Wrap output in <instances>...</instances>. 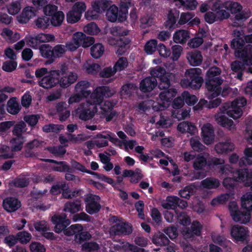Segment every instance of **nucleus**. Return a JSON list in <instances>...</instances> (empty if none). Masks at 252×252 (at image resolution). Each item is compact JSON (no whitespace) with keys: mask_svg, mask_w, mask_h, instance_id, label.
I'll return each instance as SVG.
<instances>
[{"mask_svg":"<svg viewBox=\"0 0 252 252\" xmlns=\"http://www.w3.org/2000/svg\"><path fill=\"white\" fill-rule=\"evenodd\" d=\"M236 53L235 56L240 58L242 62L236 60L231 63V68L233 71H243L246 69V66L252 65V45H247L242 52Z\"/></svg>","mask_w":252,"mask_h":252,"instance_id":"obj_8","label":"nucleus"},{"mask_svg":"<svg viewBox=\"0 0 252 252\" xmlns=\"http://www.w3.org/2000/svg\"><path fill=\"white\" fill-rule=\"evenodd\" d=\"M52 74V70H51L48 75L44 76L39 81V85L45 89H50L58 84L57 77Z\"/></svg>","mask_w":252,"mask_h":252,"instance_id":"obj_26","label":"nucleus"},{"mask_svg":"<svg viewBox=\"0 0 252 252\" xmlns=\"http://www.w3.org/2000/svg\"><path fill=\"white\" fill-rule=\"evenodd\" d=\"M21 109V106L16 100L15 98H10L7 102V110L12 115L18 114Z\"/></svg>","mask_w":252,"mask_h":252,"instance_id":"obj_40","label":"nucleus"},{"mask_svg":"<svg viewBox=\"0 0 252 252\" xmlns=\"http://www.w3.org/2000/svg\"><path fill=\"white\" fill-rule=\"evenodd\" d=\"M17 236L18 241L22 244H27L32 238L31 234L25 231L18 232Z\"/></svg>","mask_w":252,"mask_h":252,"instance_id":"obj_60","label":"nucleus"},{"mask_svg":"<svg viewBox=\"0 0 252 252\" xmlns=\"http://www.w3.org/2000/svg\"><path fill=\"white\" fill-rule=\"evenodd\" d=\"M213 10L216 14L218 21H221L228 19L230 16L229 12L225 9V6L223 3H215L213 5Z\"/></svg>","mask_w":252,"mask_h":252,"instance_id":"obj_27","label":"nucleus"},{"mask_svg":"<svg viewBox=\"0 0 252 252\" xmlns=\"http://www.w3.org/2000/svg\"><path fill=\"white\" fill-rule=\"evenodd\" d=\"M190 144L192 149L198 152L203 151L205 147L196 138H191L190 140Z\"/></svg>","mask_w":252,"mask_h":252,"instance_id":"obj_59","label":"nucleus"},{"mask_svg":"<svg viewBox=\"0 0 252 252\" xmlns=\"http://www.w3.org/2000/svg\"><path fill=\"white\" fill-rule=\"evenodd\" d=\"M90 86V83L85 80L78 82L75 86V90L77 94L71 96L68 102L69 104L80 102L83 98L87 97L91 94V91L88 88Z\"/></svg>","mask_w":252,"mask_h":252,"instance_id":"obj_10","label":"nucleus"},{"mask_svg":"<svg viewBox=\"0 0 252 252\" xmlns=\"http://www.w3.org/2000/svg\"><path fill=\"white\" fill-rule=\"evenodd\" d=\"M127 15L123 10L121 8L119 9L115 4L110 6L106 12L107 19L112 23L117 21L123 22L126 20Z\"/></svg>","mask_w":252,"mask_h":252,"instance_id":"obj_13","label":"nucleus"},{"mask_svg":"<svg viewBox=\"0 0 252 252\" xmlns=\"http://www.w3.org/2000/svg\"><path fill=\"white\" fill-rule=\"evenodd\" d=\"M21 202L16 197H7L3 199L2 206L7 212H14L20 208Z\"/></svg>","mask_w":252,"mask_h":252,"instance_id":"obj_22","label":"nucleus"},{"mask_svg":"<svg viewBox=\"0 0 252 252\" xmlns=\"http://www.w3.org/2000/svg\"><path fill=\"white\" fill-rule=\"evenodd\" d=\"M190 38V32L186 30H179L173 34V39L176 43L184 44Z\"/></svg>","mask_w":252,"mask_h":252,"instance_id":"obj_30","label":"nucleus"},{"mask_svg":"<svg viewBox=\"0 0 252 252\" xmlns=\"http://www.w3.org/2000/svg\"><path fill=\"white\" fill-rule=\"evenodd\" d=\"M178 200V197L177 196H167L165 201L162 203V206L164 209H172L175 211L177 209Z\"/></svg>","mask_w":252,"mask_h":252,"instance_id":"obj_39","label":"nucleus"},{"mask_svg":"<svg viewBox=\"0 0 252 252\" xmlns=\"http://www.w3.org/2000/svg\"><path fill=\"white\" fill-rule=\"evenodd\" d=\"M46 150L55 157H62L63 156L66 152L65 149L62 146H59L58 147L49 146L46 148Z\"/></svg>","mask_w":252,"mask_h":252,"instance_id":"obj_50","label":"nucleus"},{"mask_svg":"<svg viewBox=\"0 0 252 252\" xmlns=\"http://www.w3.org/2000/svg\"><path fill=\"white\" fill-rule=\"evenodd\" d=\"M230 215L233 220L242 224H246L250 220V215L248 212L240 211L235 201L231 202L228 205Z\"/></svg>","mask_w":252,"mask_h":252,"instance_id":"obj_12","label":"nucleus"},{"mask_svg":"<svg viewBox=\"0 0 252 252\" xmlns=\"http://www.w3.org/2000/svg\"><path fill=\"white\" fill-rule=\"evenodd\" d=\"M86 204V211L90 215H94L97 213L101 209V205L98 202L95 201L94 196L93 194L87 195L85 199Z\"/></svg>","mask_w":252,"mask_h":252,"instance_id":"obj_16","label":"nucleus"},{"mask_svg":"<svg viewBox=\"0 0 252 252\" xmlns=\"http://www.w3.org/2000/svg\"><path fill=\"white\" fill-rule=\"evenodd\" d=\"M17 66V63L14 61H6L4 62L2 66V69L6 72H12L14 70Z\"/></svg>","mask_w":252,"mask_h":252,"instance_id":"obj_64","label":"nucleus"},{"mask_svg":"<svg viewBox=\"0 0 252 252\" xmlns=\"http://www.w3.org/2000/svg\"><path fill=\"white\" fill-rule=\"evenodd\" d=\"M14 126L12 130L13 135L16 136H23L22 133L26 131V124L23 121H20Z\"/></svg>","mask_w":252,"mask_h":252,"instance_id":"obj_49","label":"nucleus"},{"mask_svg":"<svg viewBox=\"0 0 252 252\" xmlns=\"http://www.w3.org/2000/svg\"><path fill=\"white\" fill-rule=\"evenodd\" d=\"M234 149L235 145L228 140L224 142H220L215 146V151L219 154H227L233 151Z\"/></svg>","mask_w":252,"mask_h":252,"instance_id":"obj_28","label":"nucleus"},{"mask_svg":"<svg viewBox=\"0 0 252 252\" xmlns=\"http://www.w3.org/2000/svg\"><path fill=\"white\" fill-rule=\"evenodd\" d=\"M151 74L152 76L158 78V88L163 90L159 93L158 101L153 103V109L157 112L164 110L170 106L171 102L177 94L175 89L170 88L173 75L166 72L165 69L160 66H157L152 69Z\"/></svg>","mask_w":252,"mask_h":252,"instance_id":"obj_1","label":"nucleus"},{"mask_svg":"<svg viewBox=\"0 0 252 252\" xmlns=\"http://www.w3.org/2000/svg\"><path fill=\"white\" fill-rule=\"evenodd\" d=\"M158 46L157 39H150L146 43L144 46V51L147 54L152 55L157 50Z\"/></svg>","mask_w":252,"mask_h":252,"instance_id":"obj_48","label":"nucleus"},{"mask_svg":"<svg viewBox=\"0 0 252 252\" xmlns=\"http://www.w3.org/2000/svg\"><path fill=\"white\" fill-rule=\"evenodd\" d=\"M201 134L204 143L208 145L215 140V131L212 125L210 123L204 124L201 128Z\"/></svg>","mask_w":252,"mask_h":252,"instance_id":"obj_17","label":"nucleus"},{"mask_svg":"<svg viewBox=\"0 0 252 252\" xmlns=\"http://www.w3.org/2000/svg\"><path fill=\"white\" fill-rule=\"evenodd\" d=\"M112 5V1L109 0H95L92 2V8L100 13L106 12Z\"/></svg>","mask_w":252,"mask_h":252,"instance_id":"obj_31","label":"nucleus"},{"mask_svg":"<svg viewBox=\"0 0 252 252\" xmlns=\"http://www.w3.org/2000/svg\"><path fill=\"white\" fill-rule=\"evenodd\" d=\"M248 232L247 227L235 225L232 226L230 234L236 241L243 242L246 240Z\"/></svg>","mask_w":252,"mask_h":252,"instance_id":"obj_20","label":"nucleus"},{"mask_svg":"<svg viewBox=\"0 0 252 252\" xmlns=\"http://www.w3.org/2000/svg\"><path fill=\"white\" fill-rule=\"evenodd\" d=\"M194 15L191 12H183L181 14L180 19L178 21L179 25H184L190 21Z\"/></svg>","mask_w":252,"mask_h":252,"instance_id":"obj_63","label":"nucleus"},{"mask_svg":"<svg viewBox=\"0 0 252 252\" xmlns=\"http://www.w3.org/2000/svg\"><path fill=\"white\" fill-rule=\"evenodd\" d=\"M179 16L180 12L179 10L176 9L169 10L167 15V19L163 24L164 28L172 31L178 28L179 24H178L177 21Z\"/></svg>","mask_w":252,"mask_h":252,"instance_id":"obj_15","label":"nucleus"},{"mask_svg":"<svg viewBox=\"0 0 252 252\" xmlns=\"http://www.w3.org/2000/svg\"><path fill=\"white\" fill-rule=\"evenodd\" d=\"M176 221L183 226H188L191 223L190 217L184 212L176 213Z\"/></svg>","mask_w":252,"mask_h":252,"instance_id":"obj_47","label":"nucleus"},{"mask_svg":"<svg viewBox=\"0 0 252 252\" xmlns=\"http://www.w3.org/2000/svg\"><path fill=\"white\" fill-rule=\"evenodd\" d=\"M113 92L110 90V87L102 86L97 87L95 90L91 93L89 96L90 98L87 100L88 105H95L97 107L103 100L104 97H110L113 95Z\"/></svg>","mask_w":252,"mask_h":252,"instance_id":"obj_9","label":"nucleus"},{"mask_svg":"<svg viewBox=\"0 0 252 252\" xmlns=\"http://www.w3.org/2000/svg\"><path fill=\"white\" fill-rule=\"evenodd\" d=\"M201 186L204 189H217L220 185V182L218 179L214 177H207L201 182Z\"/></svg>","mask_w":252,"mask_h":252,"instance_id":"obj_35","label":"nucleus"},{"mask_svg":"<svg viewBox=\"0 0 252 252\" xmlns=\"http://www.w3.org/2000/svg\"><path fill=\"white\" fill-rule=\"evenodd\" d=\"M111 231L115 235H127L131 233L132 228L127 222H120L114 225L111 228Z\"/></svg>","mask_w":252,"mask_h":252,"instance_id":"obj_19","label":"nucleus"},{"mask_svg":"<svg viewBox=\"0 0 252 252\" xmlns=\"http://www.w3.org/2000/svg\"><path fill=\"white\" fill-rule=\"evenodd\" d=\"M97 111V107L95 105L82 104L78 108L79 118L85 121L90 120Z\"/></svg>","mask_w":252,"mask_h":252,"instance_id":"obj_14","label":"nucleus"},{"mask_svg":"<svg viewBox=\"0 0 252 252\" xmlns=\"http://www.w3.org/2000/svg\"><path fill=\"white\" fill-rule=\"evenodd\" d=\"M207 165H208L207 159L201 154L196 157L193 163V167L195 170H202Z\"/></svg>","mask_w":252,"mask_h":252,"instance_id":"obj_43","label":"nucleus"},{"mask_svg":"<svg viewBox=\"0 0 252 252\" xmlns=\"http://www.w3.org/2000/svg\"><path fill=\"white\" fill-rule=\"evenodd\" d=\"M241 207L245 210V212H248L251 216L252 211V193L244 195L241 198Z\"/></svg>","mask_w":252,"mask_h":252,"instance_id":"obj_37","label":"nucleus"},{"mask_svg":"<svg viewBox=\"0 0 252 252\" xmlns=\"http://www.w3.org/2000/svg\"><path fill=\"white\" fill-rule=\"evenodd\" d=\"M152 242L157 246H163L169 245L170 240L164 234L159 231L153 236Z\"/></svg>","mask_w":252,"mask_h":252,"instance_id":"obj_34","label":"nucleus"},{"mask_svg":"<svg viewBox=\"0 0 252 252\" xmlns=\"http://www.w3.org/2000/svg\"><path fill=\"white\" fill-rule=\"evenodd\" d=\"M51 220L54 225V231L58 234L63 232L67 236H71L74 232L73 229H74L77 226V225L72 224L68 227V226L71 223V221L67 219V215L65 213L55 214L52 217Z\"/></svg>","mask_w":252,"mask_h":252,"instance_id":"obj_6","label":"nucleus"},{"mask_svg":"<svg viewBox=\"0 0 252 252\" xmlns=\"http://www.w3.org/2000/svg\"><path fill=\"white\" fill-rule=\"evenodd\" d=\"M81 190L75 189L72 190L69 188L68 185L65 184V187L63 188L62 190V195L63 198L71 199L79 195Z\"/></svg>","mask_w":252,"mask_h":252,"instance_id":"obj_44","label":"nucleus"},{"mask_svg":"<svg viewBox=\"0 0 252 252\" xmlns=\"http://www.w3.org/2000/svg\"><path fill=\"white\" fill-rule=\"evenodd\" d=\"M53 75L57 78L60 87L65 89L74 84L78 79L76 73L70 71L68 65L66 63L61 64L58 69L52 70Z\"/></svg>","mask_w":252,"mask_h":252,"instance_id":"obj_4","label":"nucleus"},{"mask_svg":"<svg viewBox=\"0 0 252 252\" xmlns=\"http://www.w3.org/2000/svg\"><path fill=\"white\" fill-rule=\"evenodd\" d=\"M36 27L40 29L48 28L50 25V18L46 16L38 17L35 21Z\"/></svg>","mask_w":252,"mask_h":252,"instance_id":"obj_54","label":"nucleus"},{"mask_svg":"<svg viewBox=\"0 0 252 252\" xmlns=\"http://www.w3.org/2000/svg\"><path fill=\"white\" fill-rule=\"evenodd\" d=\"M81 210L80 200L77 199L72 201H67L64 204L63 211L74 214Z\"/></svg>","mask_w":252,"mask_h":252,"instance_id":"obj_33","label":"nucleus"},{"mask_svg":"<svg viewBox=\"0 0 252 252\" xmlns=\"http://www.w3.org/2000/svg\"><path fill=\"white\" fill-rule=\"evenodd\" d=\"M182 96L184 98V101L189 106L194 105L198 100L195 95L190 94L187 91H184L182 94Z\"/></svg>","mask_w":252,"mask_h":252,"instance_id":"obj_56","label":"nucleus"},{"mask_svg":"<svg viewBox=\"0 0 252 252\" xmlns=\"http://www.w3.org/2000/svg\"><path fill=\"white\" fill-rule=\"evenodd\" d=\"M128 62L126 58L121 57L116 62L114 65L115 71H119L124 70L128 66Z\"/></svg>","mask_w":252,"mask_h":252,"instance_id":"obj_55","label":"nucleus"},{"mask_svg":"<svg viewBox=\"0 0 252 252\" xmlns=\"http://www.w3.org/2000/svg\"><path fill=\"white\" fill-rule=\"evenodd\" d=\"M28 45L34 49H39L41 45V43H43L41 38V33L37 34L33 36H30L27 40Z\"/></svg>","mask_w":252,"mask_h":252,"instance_id":"obj_38","label":"nucleus"},{"mask_svg":"<svg viewBox=\"0 0 252 252\" xmlns=\"http://www.w3.org/2000/svg\"><path fill=\"white\" fill-rule=\"evenodd\" d=\"M11 144V151L10 148L7 146H3L1 148V154L0 156L3 159H8L13 157V152H18L22 150L24 143L23 136H16L10 140Z\"/></svg>","mask_w":252,"mask_h":252,"instance_id":"obj_11","label":"nucleus"},{"mask_svg":"<svg viewBox=\"0 0 252 252\" xmlns=\"http://www.w3.org/2000/svg\"><path fill=\"white\" fill-rule=\"evenodd\" d=\"M63 126L61 125L50 124L44 125L42 127V130L46 133L54 132L58 133L62 129Z\"/></svg>","mask_w":252,"mask_h":252,"instance_id":"obj_52","label":"nucleus"},{"mask_svg":"<svg viewBox=\"0 0 252 252\" xmlns=\"http://www.w3.org/2000/svg\"><path fill=\"white\" fill-rule=\"evenodd\" d=\"M158 81L156 77H147L140 83L139 89L143 93L150 92L157 86Z\"/></svg>","mask_w":252,"mask_h":252,"instance_id":"obj_23","label":"nucleus"},{"mask_svg":"<svg viewBox=\"0 0 252 252\" xmlns=\"http://www.w3.org/2000/svg\"><path fill=\"white\" fill-rule=\"evenodd\" d=\"M40 116L38 114H32L24 117L25 121L32 127L34 126L38 123Z\"/></svg>","mask_w":252,"mask_h":252,"instance_id":"obj_62","label":"nucleus"},{"mask_svg":"<svg viewBox=\"0 0 252 252\" xmlns=\"http://www.w3.org/2000/svg\"><path fill=\"white\" fill-rule=\"evenodd\" d=\"M236 183H242L245 187H251L252 190V170L248 168L238 169L232 177L224 178L222 184L226 189H233Z\"/></svg>","mask_w":252,"mask_h":252,"instance_id":"obj_3","label":"nucleus"},{"mask_svg":"<svg viewBox=\"0 0 252 252\" xmlns=\"http://www.w3.org/2000/svg\"><path fill=\"white\" fill-rule=\"evenodd\" d=\"M131 40L128 37H121L117 40V44L118 49L116 51L118 55H122L126 52V48L129 47Z\"/></svg>","mask_w":252,"mask_h":252,"instance_id":"obj_36","label":"nucleus"},{"mask_svg":"<svg viewBox=\"0 0 252 252\" xmlns=\"http://www.w3.org/2000/svg\"><path fill=\"white\" fill-rule=\"evenodd\" d=\"M37 10L32 6L25 7L22 13L17 16V20L20 23L26 24L33 17L35 16Z\"/></svg>","mask_w":252,"mask_h":252,"instance_id":"obj_25","label":"nucleus"},{"mask_svg":"<svg viewBox=\"0 0 252 252\" xmlns=\"http://www.w3.org/2000/svg\"><path fill=\"white\" fill-rule=\"evenodd\" d=\"M201 69L199 68H192L186 70V78L181 81L182 87L190 88L194 90L199 89L203 82V78L201 76Z\"/></svg>","mask_w":252,"mask_h":252,"instance_id":"obj_5","label":"nucleus"},{"mask_svg":"<svg viewBox=\"0 0 252 252\" xmlns=\"http://www.w3.org/2000/svg\"><path fill=\"white\" fill-rule=\"evenodd\" d=\"M225 9L232 14L237 13L242 10V6L240 3L228 1L224 3Z\"/></svg>","mask_w":252,"mask_h":252,"instance_id":"obj_46","label":"nucleus"},{"mask_svg":"<svg viewBox=\"0 0 252 252\" xmlns=\"http://www.w3.org/2000/svg\"><path fill=\"white\" fill-rule=\"evenodd\" d=\"M218 124L223 127L230 128L234 124L233 121L224 115H221L217 119Z\"/></svg>","mask_w":252,"mask_h":252,"instance_id":"obj_58","label":"nucleus"},{"mask_svg":"<svg viewBox=\"0 0 252 252\" xmlns=\"http://www.w3.org/2000/svg\"><path fill=\"white\" fill-rule=\"evenodd\" d=\"M202 226L198 220H194L190 227H186L184 230V234L188 238L199 236L201 233Z\"/></svg>","mask_w":252,"mask_h":252,"instance_id":"obj_21","label":"nucleus"},{"mask_svg":"<svg viewBox=\"0 0 252 252\" xmlns=\"http://www.w3.org/2000/svg\"><path fill=\"white\" fill-rule=\"evenodd\" d=\"M64 19V14L63 12L59 11L50 18V23L53 27H60L62 24Z\"/></svg>","mask_w":252,"mask_h":252,"instance_id":"obj_41","label":"nucleus"},{"mask_svg":"<svg viewBox=\"0 0 252 252\" xmlns=\"http://www.w3.org/2000/svg\"><path fill=\"white\" fill-rule=\"evenodd\" d=\"M39 52L43 58L47 59L45 64H49L52 63L56 58L62 57L65 52V49L62 44L52 47L49 44H43L39 47Z\"/></svg>","mask_w":252,"mask_h":252,"instance_id":"obj_7","label":"nucleus"},{"mask_svg":"<svg viewBox=\"0 0 252 252\" xmlns=\"http://www.w3.org/2000/svg\"><path fill=\"white\" fill-rule=\"evenodd\" d=\"M77 226L74 229L71 236L74 235V241L76 243L82 244L85 241L90 240L92 236L88 231H84L82 225L80 224H75Z\"/></svg>","mask_w":252,"mask_h":252,"instance_id":"obj_18","label":"nucleus"},{"mask_svg":"<svg viewBox=\"0 0 252 252\" xmlns=\"http://www.w3.org/2000/svg\"><path fill=\"white\" fill-rule=\"evenodd\" d=\"M111 32L113 35L119 36V39L121 37H126V36L128 34L129 31L124 27L116 26L113 28Z\"/></svg>","mask_w":252,"mask_h":252,"instance_id":"obj_57","label":"nucleus"},{"mask_svg":"<svg viewBox=\"0 0 252 252\" xmlns=\"http://www.w3.org/2000/svg\"><path fill=\"white\" fill-rule=\"evenodd\" d=\"M151 216L154 221V224L159 226L161 223L162 217L160 213L157 208H153L151 211Z\"/></svg>","mask_w":252,"mask_h":252,"instance_id":"obj_53","label":"nucleus"},{"mask_svg":"<svg viewBox=\"0 0 252 252\" xmlns=\"http://www.w3.org/2000/svg\"><path fill=\"white\" fill-rule=\"evenodd\" d=\"M222 111L234 120L240 118L243 115L242 109L236 107L229 103H226L222 106Z\"/></svg>","mask_w":252,"mask_h":252,"instance_id":"obj_24","label":"nucleus"},{"mask_svg":"<svg viewBox=\"0 0 252 252\" xmlns=\"http://www.w3.org/2000/svg\"><path fill=\"white\" fill-rule=\"evenodd\" d=\"M187 59L189 64L192 66L200 65L203 61L201 52L198 50H193L188 53Z\"/></svg>","mask_w":252,"mask_h":252,"instance_id":"obj_29","label":"nucleus"},{"mask_svg":"<svg viewBox=\"0 0 252 252\" xmlns=\"http://www.w3.org/2000/svg\"><path fill=\"white\" fill-rule=\"evenodd\" d=\"M113 136H115V134L113 133H110L107 134V135H103L102 134H99L98 135V137L100 138H104L108 139L111 142L113 143L116 146H118L120 147L122 146V143H123V140L121 141L118 138L116 137H113Z\"/></svg>","mask_w":252,"mask_h":252,"instance_id":"obj_51","label":"nucleus"},{"mask_svg":"<svg viewBox=\"0 0 252 252\" xmlns=\"http://www.w3.org/2000/svg\"><path fill=\"white\" fill-rule=\"evenodd\" d=\"M221 72L220 68L214 66L207 71L205 86L207 89L206 95L209 99H212L219 96L221 91L220 85L223 80L220 76Z\"/></svg>","mask_w":252,"mask_h":252,"instance_id":"obj_2","label":"nucleus"},{"mask_svg":"<svg viewBox=\"0 0 252 252\" xmlns=\"http://www.w3.org/2000/svg\"><path fill=\"white\" fill-rule=\"evenodd\" d=\"M157 50L158 51L160 56L164 58L169 57L171 54L170 49L161 43L158 44Z\"/></svg>","mask_w":252,"mask_h":252,"instance_id":"obj_61","label":"nucleus"},{"mask_svg":"<svg viewBox=\"0 0 252 252\" xmlns=\"http://www.w3.org/2000/svg\"><path fill=\"white\" fill-rule=\"evenodd\" d=\"M104 52L103 45L100 43L94 44L91 48V55L94 59L101 57Z\"/></svg>","mask_w":252,"mask_h":252,"instance_id":"obj_45","label":"nucleus"},{"mask_svg":"<svg viewBox=\"0 0 252 252\" xmlns=\"http://www.w3.org/2000/svg\"><path fill=\"white\" fill-rule=\"evenodd\" d=\"M44 160L49 163L59 164V166H54L53 169L54 171L61 172H66L68 173H72L73 171L72 168H71L65 161H58L52 159H45Z\"/></svg>","mask_w":252,"mask_h":252,"instance_id":"obj_32","label":"nucleus"},{"mask_svg":"<svg viewBox=\"0 0 252 252\" xmlns=\"http://www.w3.org/2000/svg\"><path fill=\"white\" fill-rule=\"evenodd\" d=\"M245 42L244 39L242 38H233L231 42L230 47L234 49L235 55H236V52H242L246 47L244 46Z\"/></svg>","mask_w":252,"mask_h":252,"instance_id":"obj_42","label":"nucleus"}]
</instances>
